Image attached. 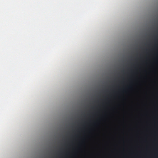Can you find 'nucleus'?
<instances>
[{"label":"nucleus","mask_w":158,"mask_h":158,"mask_svg":"<svg viewBox=\"0 0 158 158\" xmlns=\"http://www.w3.org/2000/svg\"><path fill=\"white\" fill-rule=\"evenodd\" d=\"M56 158H64L60 154L58 155L57 157Z\"/></svg>","instance_id":"nucleus-1"}]
</instances>
